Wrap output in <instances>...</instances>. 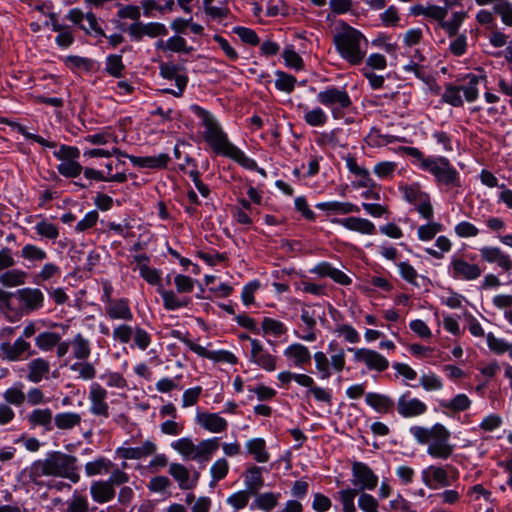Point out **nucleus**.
Masks as SVG:
<instances>
[{"label":"nucleus","mask_w":512,"mask_h":512,"mask_svg":"<svg viewBox=\"0 0 512 512\" xmlns=\"http://www.w3.org/2000/svg\"><path fill=\"white\" fill-rule=\"evenodd\" d=\"M358 507L362 512H380L378 500L369 493H360Z\"/></svg>","instance_id":"61"},{"label":"nucleus","mask_w":512,"mask_h":512,"mask_svg":"<svg viewBox=\"0 0 512 512\" xmlns=\"http://www.w3.org/2000/svg\"><path fill=\"white\" fill-rule=\"evenodd\" d=\"M316 208L322 211H328L338 214H349V213H358L360 208L357 205H354L349 202H321L316 204Z\"/></svg>","instance_id":"38"},{"label":"nucleus","mask_w":512,"mask_h":512,"mask_svg":"<svg viewBox=\"0 0 512 512\" xmlns=\"http://www.w3.org/2000/svg\"><path fill=\"white\" fill-rule=\"evenodd\" d=\"M53 413L50 408H36L27 415V422L30 427H43L46 431L53 429Z\"/></svg>","instance_id":"31"},{"label":"nucleus","mask_w":512,"mask_h":512,"mask_svg":"<svg viewBox=\"0 0 512 512\" xmlns=\"http://www.w3.org/2000/svg\"><path fill=\"white\" fill-rule=\"evenodd\" d=\"M113 466V463L109 459L99 457L85 464V473L89 477L107 474L111 471Z\"/></svg>","instance_id":"44"},{"label":"nucleus","mask_w":512,"mask_h":512,"mask_svg":"<svg viewBox=\"0 0 512 512\" xmlns=\"http://www.w3.org/2000/svg\"><path fill=\"white\" fill-rule=\"evenodd\" d=\"M82 417L76 412H61L54 416V424L59 430H71L78 426Z\"/></svg>","instance_id":"39"},{"label":"nucleus","mask_w":512,"mask_h":512,"mask_svg":"<svg viewBox=\"0 0 512 512\" xmlns=\"http://www.w3.org/2000/svg\"><path fill=\"white\" fill-rule=\"evenodd\" d=\"M316 369L320 374L321 379H328L331 377V368L329 364V359L326 354L322 351H318L313 355Z\"/></svg>","instance_id":"59"},{"label":"nucleus","mask_w":512,"mask_h":512,"mask_svg":"<svg viewBox=\"0 0 512 512\" xmlns=\"http://www.w3.org/2000/svg\"><path fill=\"white\" fill-rule=\"evenodd\" d=\"M442 101L453 107H462L464 101L461 96V88L453 84H447L442 94Z\"/></svg>","instance_id":"52"},{"label":"nucleus","mask_w":512,"mask_h":512,"mask_svg":"<svg viewBox=\"0 0 512 512\" xmlns=\"http://www.w3.org/2000/svg\"><path fill=\"white\" fill-rule=\"evenodd\" d=\"M134 166L140 168H150V169H163L166 168L170 157L166 153H161L157 156H145V157H136L133 155L126 156Z\"/></svg>","instance_id":"29"},{"label":"nucleus","mask_w":512,"mask_h":512,"mask_svg":"<svg viewBox=\"0 0 512 512\" xmlns=\"http://www.w3.org/2000/svg\"><path fill=\"white\" fill-rule=\"evenodd\" d=\"M410 434L420 445H428L427 453L435 459H448L454 452L455 446L450 443L451 433L441 423L431 427L414 425L409 428Z\"/></svg>","instance_id":"3"},{"label":"nucleus","mask_w":512,"mask_h":512,"mask_svg":"<svg viewBox=\"0 0 512 512\" xmlns=\"http://www.w3.org/2000/svg\"><path fill=\"white\" fill-rule=\"evenodd\" d=\"M196 422L202 428L211 433L225 432L228 428L227 420L217 413H198L196 416Z\"/></svg>","instance_id":"25"},{"label":"nucleus","mask_w":512,"mask_h":512,"mask_svg":"<svg viewBox=\"0 0 512 512\" xmlns=\"http://www.w3.org/2000/svg\"><path fill=\"white\" fill-rule=\"evenodd\" d=\"M471 405V401L466 394H457L451 400H440L439 406L442 409L449 410L453 413L467 410Z\"/></svg>","instance_id":"43"},{"label":"nucleus","mask_w":512,"mask_h":512,"mask_svg":"<svg viewBox=\"0 0 512 512\" xmlns=\"http://www.w3.org/2000/svg\"><path fill=\"white\" fill-rule=\"evenodd\" d=\"M229 471V463L225 458H219L216 460L210 468L212 476L211 485L216 484L220 480L224 479Z\"/></svg>","instance_id":"55"},{"label":"nucleus","mask_w":512,"mask_h":512,"mask_svg":"<svg viewBox=\"0 0 512 512\" xmlns=\"http://www.w3.org/2000/svg\"><path fill=\"white\" fill-rule=\"evenodd\" d=\"M311 272L319 275L320 277H329L341 285H348L351 283V279L344 272L333 267L328 262H321L317 264L313 269H311Z\"/></svg>","instance_id":"32"},{"label":"nucleus","mask_w":512,"mask_h":512,"mask_svg":"<svg viewBox=\"0 0 512 512\" xmlns=\"http://www.w3.org/2000/svg\"><path fill=\"white\" fill-rule=\"evenodd\" d=\"M328 117L324 110L320 107H315L311 110L305 108L304 121L312 127L324 126Z\"/></svg>","instance_id":"53"},{"label":"nucleus","mask_w":512,"mask_h":512,"mask_svg":"<svg viewBox=\"0 0 512 512\" xmlns=\"http://www.w3.org/2000/svg\"><path fill=\"white\" fill-rule=\"evenodd\" d=\"M160 69V75L168 80H175V84L177 86V91L172 89H164L163 92L172 94L176 97L182 96L185 87L188 82V78L185 75L178 74L179 67L173 63H162L159 67Z\"/></svg>","instance_id":"20"},{"label":"nucleus","mask_w":512,"mask_h":512,"mask_svg":"<svg viewBox=\"0 0 512 512\" xmlns=\"http://www.w3.org/2000/svg\"><path fill=\"white\" fill-rule=\"evenodd\" d=\"M262 330L265 334H271L279 337L287 332L285 325L273 318L265 317L262 321Z\"/></svg>","instance_id":"57"},{"label":"nucleus","mask_w":512,"mask_h":512,"mask_svg":"<svg viewBox=\"0 0 512 512\" xmlns=\"http://www.w3.org/2000/svg\"><path fill=\"white\" fill-rule=\"evenodd\" d=\"M105 168L107 170L106 175L94 168H85L82 171L84 172L85 178L89 180H96V181H105V182H118V183H124L127 180V175L124 171H118L115 174H112L113 171V162L110 161L105 164Z\"/></svg>","instance_id":"24"},{"label":"nucleus","mask_w":512,"mask_h":512,"mask_svg":"<svg viewBox=\"0 0 512 512\" xmlns=\"http://www.w3.org/2000/svg\"><path fill=\"white\" fill-rule=\"evenodd\" d=\"M44 294L38 288L25 287L15 292L0 289V303L15 309L20 315H29L44 306Z\"/></svg>","instance_id":"5"},{"label":"nucleus","mask_w":512,"mask_h":512,"mask_svg":"<svg viewBox=\"0 0 512 512\" xmlns=\"http://www.w3.org/2000/svg\"><path fill=\"white\" fill-rule=\"evenodd\" d=\"M396 410L403 418H414L426 413L427 406L420 399L411 397L407 391L398 398Z\"/></svg>","instance_id":"16"},{"label":"nucleus","mask_w":512,"mask_h":512,"mask_svg":"<svg viewBox=\"0 0 512 512\" xmlns=\"http://www.w3.org/2000/svg\"><path fill=\"white\" fill-rule=\"evenodd\" d=\"M484 79L485 75L483 74L469 73L465 75V77L463 78L465 84L459 87L461 88V91L464 93L466 101L474 102L477 100L479 96L478 85Z\"/></svg>","instance_id":"35"},{"label":"nucleus","mask_w":512,"mask_h":512,"mask_svg":"<svg viewBox=\"0 0 512 512\" xmlns=\"http://www.w3.org/2000/svg\"><path fill=\"white\" fill-rule=\"evenodd\" d=\"M22 383H18L8 389H6L2 397L4 399V403L8 405H14L16 407L22 406L26 400V395L22 389Z\"/></svg>","instance_id":"46"},{"label":"nucleus","mask_w":512,"mask_h":512,"mask_svg":"<svg viewBox=\"0 0 512 512\" xmlns=\"http://www.w3.org/2000/svg\"><path fill=\"white\" fill-rule=\"evenodd\" d=\"M194 111L203 127V139L215 154L228 157L250 170L258 168L255 160L247 157L242 150L230 142L227 133L213 114L199 106H195Z\"/></svg>","instance_id":"2"},{"label":"nucleus","mask_w":512,"mask_h":512,"mask_svg":"<svg viewBox=\"0 0 512 512\" xmlns=\"http://www.w3.org/2000/svg\"><path fill=\"white\" fill-rule=\"evenodd\" d=\"M284 356L292 361L296 367H303L311 361V353L309 349L300 343L289 345L284 350Z\"/></svg>","instance_id":"30"},{"label":"nucleus","mask_w":512,"mask_h":512,"mask_svg":"<svg viewBox=\"0 0 512 512\" xmlns=\"http://www.w3.org/2000/svg\"><path fill=\"white\" fill-rule=\"evenodd\" d=\"M493 9L501 17L503 23L512 26V5L510 3L502 0L496 3Z\"/></svg>","instance_id":"64"},{"label":"nucleus","mask_w":512,"mask_h":512,"mask_svg":"<svg viewBox=\"0 0 512 512\" xmlns=\"http://www.w3.org/2000/svg\"><path fill=\"white\" fill-rule=\"evenodd\" d=\"M20 257L30 263L42 262L47 258V253L34 244H26L20 251Z\"/></svg>","instance_id":"50"},{"label":"nucleus","mask_w":512,"mask_h":512,"mask_svg":"<svg viewBox=\"0 0 512 512\" xmlns=\"http://www.w3.org/2000/svg\"><path fill=\"white\" fill-rule=\"evenodd\" d=\"M422 170L431 173L435 181L447 187H460V175L448 158L443 156L423 160Z\"/></svg>","instance_id":"7"},{"label":"nucleus","mask_w":512,"mask_h":512,"mask_svg":"<svg viewBox=\"0 0 512 512\" xmlns=\"http://www.w3.org/2000/svg\"><path fill=\"white\" fill-rule=\"evenodd\" d=\"M233 33L236 34L245 44L257 46L260 42L259 37L253 29L243 26H236L233 28Z\"/></svg>","instance_id":"60"},{"label":"nucleus","mask_w":512,"mask_h":512,"mask_svg":"<svg viewBox=\"0 0 512 512\" xmlns=\"http://www.w3.org/2000/svg\"><path fill=\"white\" fill-rule=\"evenodd\" d=\"M72 355L77 360H87L91 354L90 341L81 333H77L71 340Z\"/></svg>","instance_id":"37"},{"label":"nucleus","mask_w":512,"mask_h":512,"mask_svg":"<svg viewBox=\"0 0 512 512\" xmlns=\"http://www.w3.org/2000/svg\"><path fill=\"white\" fill-rule=\"evenodd\" d=\"M246 448L249 454L253 456L255 461L259 463H265L270 458V455L266 450L265 440L262 438H254L247 441Z\"/></svg>","instance_id":"41"},{"label":"nucleus","mask_w":512,"mask_h":512,"mask_svg":"<svg viewBox=\"0 0 512 512\" xmlns=\"http://www.w3.org/2000/svg\"><path fill=\"white\" fill-rule=\"evenodd\" d=\"M67 19L79 27L86 33H94L99 37H106L105 32L99 26L96 16L92 12L83 13L78 8L71 9L67 14Z\"/></svg>","instance_id":"15"},{"label":"nucleus","mask_w":512,"mask_h":512,"mask_svg":"<svg viewBox=\"0 0 512 512\" xmlns=\"http://www.w3.org/2000/svg\"><path fill=\"white\" fill-rule=\"evenodd\" d=\"M450 274L454 279L473 281L481 276L482 270L477 264H471L462 258H453Z\"/></svg>","instance_id":"17"},{"label":"nucleus","mask_w":512,"mask_h":512,"mask_svg":"<svg viewBox=\"0 0 512 512\" xmlns=\"http://www.w3.org/2000/svg\"><path fill=\"white\" fill-rule=\"evenodd\" d=\"M53 155L61 161L57 166L59 174L66 178H75L81 174L83 167L77 161L80 156L77 147L61 145L58 150L53 152Z\"/></svg>","instance_id":"9"},{"label":"nucleus","mask_w":512,"mask_h":512,"mask_svg":"<svg viewBox=\"0 0 512 512\" xmlns=\"http://www.w3.org/2000/svg\"><path fill=\"white\" fill-rule=\"evenodd\" d=\"M319 104L329 108L335 119L341 117V110L352 105V101L344 88L328 86L317 94Z\"/></svg>","instance_id":"8"},{"label":"nucleus","mask_w":512,"mask_h":512,"mask_svg":"<svg viewBox=\"0 0 512 512\" xmlns=\"http://www.w3.org/2000/svg\"><path fill=\"white\" fill-rule=\"evenodd\" d=\"M357 495L360 496L359 490L354 488H346L337 492V499L342 504L343 512H356L354 499Z\"/></svg>","instance_id":"51"},{"label":"nucleus","mask_w":512,"mask_h":512,"mask_svg":"<svg viewBox=\"0 0 512 512\" xmlns=\"http://www.w3.org/2000/svg\"><path fill=\"white\" fill-rule=\"evenodd\" d=\"M333 223L342 225L348 230L361 234L373 235L376 232L375 225L368 219L359 217L335 218Z\"/></svg>","instance_id":"26"},{"label":"nucleus","mask_w":512,"mask_h":512,"mask_svg":"<svg viewBox=\"0 0 512 512\" xmlns=\"http://www.w3.org/2000/svg\"><path fill=\"white\" fill-rule=\"evenodd\" d=\"M245 484L251 493L256 494L258 492V490L263 486V478L260 467L252 466L247 469Z\"/></svg>","instance_id":"48"},{"label":"nucleus","mask_w":512,"mask_h":512,"mask_svg":"<svg viewBox=\"0 0 512 512\" xmlns=\"http://www.w3.org/2000/svg\"><path fill=\"white\" fill-rule=\"evenodd\" d=\"M168 472L181 490H190L197 485V479H191L189 470L183 464L171 463Z\"/></svg>","instance_id":"28"},{"label":"nucleus","mask_w":512,"mask_h":512,"mask_svg":"<svg viewBox=\"0 0 512 512\" xmlns=\"http://www.w3.org/2000/svg\"><path fill=\"white\" fill-rule=\"evenodd\" d=\"M108 392L99 383L93 382L89 387L88 400L90 413L96 417L107 419L110 415L107 402Z\"/></svg>","instance_id":"13"},{"label":"nucleus","mask_w":512,"mask_h":512,"mask_svg":"<svg viewBox=\"0 0 512 512\" xmlns=\"http://www.w3.org/2000/svg\"><path fill=\"white\" fill-rule=\"evenodd\" d=\"M334 43L340 56L351 65L362 63L367 53L368 41L357 29L347 26L334 36Z\"/></svg>","instance_id":"4"},{"label":"nucleus","mask_w":512,"mask_h":512,"mask_svg":"<svg viewBox=\"0 0 512 512\" xmlns=\"http://www.w3.org/2000/svg\"><path fill=\"white\" fill-rule=\"evenodd\" d=\"M466 16V12H455L452 16V19L449 21L443 20V22L440 24V27L444 29L449 36H455L457 35L459 27L461 26Z\"/></svg>","instance_id":"58"},{"label":"nucleus","mask_w":512,"mask_h":512,"mask_svg":"<svg viewBox=\"0 0 512 512\" xmlns=\"http://www.w3.org/2000/svg\"><path fill=\"white\" fill-rule=\"evenodd\" d=\"M34 229L38 236L47 240L55 241L59 237L58 225L50 222L46 218H42L38 221L34 226Z\"/></svg>","instance_id":"45"},{"label":"nucleus","mask_w":512,"mask_h":512,"mask_svg":"<svg viewBox=\"0 0 512 512\" xmlns=\"http://www.w3.org/2000/svg\"><path fill=\"white\" fill-rule=\"evenodd\" d=\"M60 340V334L52 331H43L35 337V345L39 350L49 352L55 348Z\"/></svg>","instance_id":"42"},{"label":"nucleus","mask_w":512,"mask_h":512,"mask_svg":"<svg viewBox=\"0 0 512 512\" xmlns=\"http://www.w3.org/2000/svg\"><path fill=\"white\" fill-rule=\"evenodd\" d=\"M365 401L366 404L372 407L375 411L384 414L392 412L395 406L392 398L385 394L376 392H369L365 394Z\"/></svg>","instance_id":"33"},{"label":"nucleus","mask_w":512,"mask_h":512,"mask_svg":"<svg viewBox=\"0 0 512 512\" xmlns=\"http://www.w3.org/2000/svg\"><path fill=\"white\" fill-rule=\"evenodd\" d=\"M163 300V306L166 310L173 311L182 307H187L191 299L188 297L179 298L173 290H159Z\"/></svg>","instance_id":"40"},{"label":"nucleus","mask_w":512,"mask_h":512,"mask_svg":"<svg viewBox=\"0 0 512 512\" xmlns=\"http://www.w3.org/2000/svg\"><path fill=\"white\" fill-rule=\"evenodd\" d=\"M157 446L154 442L146 440L139 447H118L116 454L126 460H139L153 455Z\"/></svg>","instance_id":"22"},{"label":"nucleus","mask_w":512,"mask_h":512,"mask_svg":"<svg viewBox=\"0 0 512 512\" xmlns=\"http://www.w3.org/2000/svg\"><path fill=\"white\" fill-rule=\"evenodd\" d=\"M28 274L22 269L9 268L0 273V284L3 287L12 288L26 283Z\"/></svg>","instance_id":"36"},{"label":"nucleus","mask_w":512,"mask_h":512,"mask_svg":"<svg viewBox=\"0 0 512 512\" xmlns=\"http://www.w3.org/2000/svg\"><path fill=\"white\" fill-rule=\"evenodd\" d=\"M219 438L214 437L200 441L197 445L187 437L172 443V447L187 460L200 463L208 462L219 448Z\"/></svg>","instance_id":"6"},{"label":"nucleus","mask_w":512,"mask_h":512,"mask_svg":"<svg viewBox=\"0 0 512 512\" xmlns=\"http://www.w3.org/2000/svg\"><path fill=\"white\" fill-rule=\"evenodd\" d=\"M481 259L487 263H496L504 271L512 269L510 256L498 247L484 246L479 250Z\"/></svg>","instance_id":"23"},{"label":"nucleus","mask_w":512,"mask_h":512,"mask_svg":"<svg viewBox=\"0 0 512 512\" xmlns=\"http://www.w3.org/2000/svg\"><path fill=\"white\" fill-rule=\"evenodd\" d=\"M90 494L95 502L102 504L115 497V489L106 480H100L91 484Z\"/></svg>","instance_id":"34"},{"label":"nucleus","mask_w":512,"mask_h":512,"mask_svg":"<svg viewBox=\"0 0 512 512\" xmlns=\"http://www.w3.org/2000/svg\"><path fill=\"white\" fill-rule=\"evenodd\" d=\"M34 354L31 344L19 337L13 343L5 341L0 344V357L9 362L20 361Z\"/></svg>","instance_id":"12"},{"label":"nucleus","mask_w":512,"mask_h":512,"mask_svg":"<svg viewBox=\"0 0 512 512\" xmlns=\"http://www.w3.org/2000/svg\"><path fill=\"white\" fill-rule=\"evenodd\" d=\"M105 312L111 320H133V313L126 298L110 301L105 307Z\"/></svg>","instance_id":"27"},{"label":"nucleus","mask_w":512,"mask_h":512,"mask_svg":"<svg viewBox=\"0 0 512 512\" xmlns=\"http://www.w3.org/2000/svg\"><path fill=\"white\" fill-rule=\"evenodd\" d=\"M43 477L68 479L76 484L80 481L77 458L73 455L54 451L44 459H38L20 472V478L27 483L43 487Z\"/></svg>","instance_id":"1"},{"label":"nucleus","mask_w":512,"mask_h":512,"mask_svg":"<svg viewBox=\"0 0 512 512\" xmlns=\"http://www.w3.org/2000/svg\"><path fill=\"white\" fill-rule=\"evenodd\" d=\"M404 199L416 206L418 213L425 219L433 217V207L429 195L424 192L418 183L400 186Z\"/></svg>","instance_id":"10"},{"label":"nucleus","mask_w":512,"mask_h":512,"mask_svg":"<svg viewBox=\"0 0 512 512\" xmlns=\"http://www.w3.org/2000/svg\"><path fill=\"white\" fill-rule=\"evenodd\" d=\"M70 370L77 373L78 378L84 381L93 380L96 377V368L93 363L86 360H78L70 365Z\"/></svg>","instance_id":"47"},{"label":"nucleus","mask_w":512,"mask_h":512,"mask_svg":"<svg viewBox=\"0 0 512 512\" xmlns=\"http://www.w3.org/2000/svg\"><path fill=\"white\" fill-rule=\"evenodd\" d=\"M352 479L351 483L354 489H358L359 493L374 490L378 485V476L374 471L363 462L355 461L351 467Z\"/></svg>","instance_id":"11"},{"label":"nucleus","mask_w":512,"mask_h":512,"mask_svg":"<svg viewBox=\"0 0 512 512\" xmlns=\"http://www.w3.org/2000/svg\"><path fill=\"white\" fill-rule=\"evenodd\" d=\"M276 80H275V87L279 91H283L286 93L293 92L296 84V78L293 75H290L283 71H276Z\"/></svg>","instance_id":"54"},{"label":"nucleus","mask_w":512,"mask_h":512,"mask_svg":"<svg viewBox=\"0 0 512 512\" xmlns=\"http://www.w3.org/2000/svg\"><path fill=\"white\" fill-rule=\"evenodd\" d=\"M134 329L128 324L118 325L113 329L112 337L121 344H127L133 336Z\"/></svg>","instance_id":"62"},{"label":"nucleus","mask_w":512,"mask_h":512,"mask_svg":"<svg viewBox=\"0 0 512 512\" xmlns=\"http://www.w3.org/2000/svg\"><path fill=\"white\" fill-rule=\"evenodd\" d=\"M250 361L268 372L276 369V356L264 349L261 342L257 339L251 340Z\"/></svg>","instance_id":"18"},{"label":"nucleus","mask_w":512,"mask_h":512,"mask_svg":"<svg viewBox=\"0 0 512 512\" xmlns=\"http://www.w3.org/2000/svg\"><path fill=\"white\" fill-rule=\"evenodd\" d=\"M250 499V491L249 490H241L227 498V503L231 505L234 509L240 510L247 506Z\"/></svg>","instance_id":"63"},{"label":"nucleus","mask_w":512,"mask_h":512,"mask_svg":"<svg viewBox=\"0 0 512 512\" xmlns=\"http://www.w3.org/2000/svg\"><path fill=\"white\" fill-rule=\"evenodd\" d=\"M280 494H275L273 492H266L259 494L253 502V507L270 512L273 508H275L278 504Z\"/></svg>","instance_id":"49"},{"label":"nucleus","mask_w":512,"mask_h":512,"mask_svg":"<svg viewBox=\"0 0 512 512\" xmlns=\"http://www.w3.org/2000/svg\"><path fill=\"white\" fill-rule=\"evenodd\" d=\"M354 353V360L362 362L369 370L383 372L389 367V361L375 350L367 348H348Z\"/></svg>","instance_id":"14"},{"label":"nucleus","mask_w":512,"mask_h":512,"mask_svg":"<svg viewBox=\"0 0 512 512\" xmlns=\"http://www.w3.org/2000/svg\"><path fill=\"white\" fill-rule=\"evenodd\" d=\"M26 371V379L38 384L50 379L51 364L43 357L33 358L26 364Z\"/></svg>","instance_id":"19"},{"label":"nucleus","mask_w":512,"mask_h":512,"mask_svg":"<svg viewBox=\"0 0 512 512\" xmlns=\"http://www.w3.org/2000/svg\"><path fill=\"white\" fill-rule=\"evenodd\" d=\"M422 481L432 489L443 488L451 485V479L445 468L431 465L422 471Z\"/></svg>","instance_id":"21"},{"label":"nucleus","mask_w":512,"mask_h":512,"mask_svg":"<svg viewBox=\"0 0 512 512\" xmlns=\"http://www.w3.org/2000/svg\"><path fill=\"white\" fill-rule=\"evenodd\" d=\"M89 510L88 499L75 491L67 501L66 512H87Z\"/></svg>","instance_id":"56"}]
</instances>
